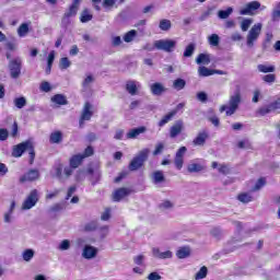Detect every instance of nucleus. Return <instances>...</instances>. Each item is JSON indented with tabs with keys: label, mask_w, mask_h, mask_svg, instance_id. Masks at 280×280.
I'll list each match as a JSON object with an SVG mask.
<instances>
[{
	"label": "nucleus",
	"mask_w": 280,
	"mask_h": 280,
	"mask_svg": "<svg viewBox=\"0 0 280 280\" xmlns=\"http://www.w3.org/2000/svg\"><path fill=\"white\" fill-rule=\"evenodd\" d=\"M150 156V149H142L133 159L130 161L128 165L129 172H137L141 170L143 165H145V161H148Z\"/></svg>",
	"instance_id": "f257e3e1"
},
{
	"label": "nucleus",
	"mask_w": 280,
	"mask_h": 280,
	"mask_svg": "<svg viewBox=\"0 0 280 280\" xmlns=\"http://www.w3.org/2000/svg\"><path fill=\"white\" fill-rule=\"evenodd\" d=\"M80 3H82V0H73L68 11L65 12L61 19V25L63 27H67V25L71 23V21L69 20L71 19V16H75L78 14V11L80 10Z\"/></svg>",
	"instance_id": "f03ea898"
},
{
	"label": "nucleus",
	"mask_w": 280,
	"mask_h": 280,
	"mask_svg": "<svg viewBox=\"0 0 280 280\" xmlns=\"http://www.w3.org/2000/svg\"><path fill=\"white\" fill-rule=\"evenodd\" d=\"M22 69H23V59H21V57H16L9 61L10 77L13 80H19V78H21Z\"/></svg>",
	"instance_id": "7ed1b4c3"
},
{
	"label": "nucleus",
	"mask_w": 280,
	"mask_h": 280,
	"mask_svg": "<svg viewBox=\"0 0 280 280\" xmlns=\"http://www.w3.org/2000/svg\"><path fill=\"white\" fill-rule=\"evenodd\" d=\"M240 104H242V94L240 91H236L234 95L230 96L229 100V108L225 110V115L231 117V115H235L237 108H240Z\"/></svg>",
	"instance_id": "20e7f679"
},
{
	"label": "nucleus",
	"mask_w": 280,
	"mask_h": 280,
	"mask_svg": "<svg viewBox=\"0 0 280 280\" xmlns=\"http://www.w3.org/2000/svg\"><path fill=\"white\" fill-rule=\"evenodd\" d=\"M155 49L159 51H165L166 54H172L176 49V40L174 39H159L154 42Z\"/></svg>",
	"instance_id": "39448f33"
},
{
	"label": "nucleus",
	"mask_w": 280,
	"mask_h": 280,
	"mask_svg": "<svg viewBox=\"0 0 280 280\" xmlns=\"http://www.w3.org/2000/svg\"><path fill=\"white\" fill-rule=\"evenodd\" d=\"M261 23H257L249 30L247 34V47H254L255 40H257L261 34Z\"/></svg>",
	"instance_id": "423d86ee"
},
{
	"label": "nucleus",
	"mask_w": 280,
	"mask_h": 280,
	"mask_svg": "<svg viewBox=\"0 0 280 280\" xmlns=\"http://www.w3.org/2000/svg\"><path fill=\"white\" fill-rule=\"evenodd\" d=\"M38 202V190L33 189L30 195L26 197L24 202L22 203V209L24 211H27L34 207H36V203Z\"/></svg>",
	"instance_id": "0eeeda50"
},
{
	"label": "nucleus",
	"mask_w": 280,
	"mask_h": 280,
	"mask_svg": "<svg viewBox=\"0 0 280 280\" xmlns=\"http://www.w3.org/2000/svg\"><path fill=\"white\" fill-rule=\"evenodd\" d=\"M93 105L91 103L86 102L84 104L80 120H79V126L80 128H84V121H91V117H93Z\"/></svg>",
	"instance_id": "6e6552de"
},
{
	"label": "nucleus",
	"mask_w": 280,
	"mask_h": 280,
	"mask_svg": "<svg viewBox=\"0 0 280 280\" xmlns=\"http://www.w3.org/2000/svg\"><path fill=\"white\" fill-rule=\"evenodd\" d=\"M259 8H261V3L259 1H252L245 4V7L240 10V14L242 16H253V12L259 10Z\"/></svg>",
	"instance_id": "1a4fd4ad"
},
{
	"label": "nucleus",
	"mask_w": 280,
	"mask_h": 280,
	"mask_svg": "<svg viewBox=\"0 0 280 280\" xmlns=\"http://www.w3.org/2000/svg\"><path fill=\"white\" fill-rule=\"evenodd\" d=\"M31 142L32 141L26 140L22 143L14 145L12 150V156H14V159H20V156H23V152L27 151V148L31 147Z\"/></svg>",
	"instance_id": "9d476101"
},
{
	"label": "nucleus",
	"mask_w": 280,
	"mask_h": 280,
	"mask_svg": "<svg viewBox=\"0 0 280 280\" xmlns=\"http://www.w3.org/2000/svg\"><path fill=\"white\" fill-rule=\"evenodd\" d=\"M185 130V122L183 120H176L175 124L170 128L171 139H176L180 132Z\"/></svg>",
	"instance_id": "9b49d317"
},
{
	"label": "nucleus",
	"mask_w": 280,
	"mask_h": 280,
	"mask_svg": "<svg viewBox=\"0 0 280 280\" xmlns=\"http://www.w3.org/2000/svg\"><path fill=\"white\" fill-rule=\"evenodd\" d=\"M126 91L129 95H139V91H141V83H139V81L129 80L126 83Z\"/></svg>",
	"instance_id": "f8f14e48"
},
{
	"label": "nucleus",
	"mask_w": 280,
	"mask_h": 280,
	"mask_svg": "<svg viewBox=\"0 0 280 280\" xmlns=\"http://www.w3.org/2000/svg\"><path fill=\"white\" fill-rule=\"evenodd\" d=\"M83 259H95L97 257V248L93 245H85L82 250Z\"/></svg>",
	"instance_id": "ddd939ff"
},
{
	"label": "nucleus",
	"mask_w": 280,
	"mask_h": 280,
	"mask_svg": "<svg viewBox=\"0 0 280 280\" xmlns=\"http://www.w3.org/2000/svg\"><path fill=\"white\" fill-rule=\"evenodd\" d=\"M131 191L132 190H130V188H119L115 190L113 194L114 202H120L121 200H124V198H126V196H130Z\"/></svg>",
	"instance_id": "4468645a"
},
{
	"label": "nucleus",
	"mask_w": 280,
	"mask_h": 280,
	"mask_svg": "<svg viewBox=\"0 0 280 280\" xmlns=\"http://www.w3.org/2000/svg\"><path fill=\"white\" fill-rule=\"evenodd\" d=\"M152 255L155 259H172V257H174L172 250L161 252L159 247L152 248Z\"/></svg>",
	"instance_id": "2eb2a0df"
},
{
	"label": "nucleus",
	"mask_w": 280,
	"mask_h": 280,
	"mask_svg": "<svg viewBox=\"0 0 280 280\" xmlns=\"http://www.w3.org/2000/svg\"><path fill=\"white\" fill-rule=\"evenodd\" d=\"M211 167L213 170H218L219 174H223L224 176L231 174V165L229 164H219L218 162H212Z\"/></svg>",
	"instance_id": "dca6fc26"
},
{
	"label": "nucleus",
	"mask_w": 280,
	"mask_h": 280,
	"mask_svg": "<svg viewBox=\"0 0 280 280\" xmlns=\"http://www.w3.org/2000/svg\"><path fill=\"white\" fill-rule=\"evenodd\" d=\"M207 139H209V133H207V131H201L192 140V143L194 145H205V143H207Z\"/></svg>",
	"instance_id": "f3484780"
},
{
	"label": "nucleus",
	"mask_w": 280,
	"mask_h": 280,
	"mask_svg": "<svg viewBox=\"0 0 280 280\" xmlns=\"http://www.w3.org/2000/svg\"><path fill=\"white\" fill-rule=\"evenodd\" d=\"M175 203L174 201L170 200V199H164L162 200L159 205H158V209H160L161 211L165 212V211H172V209H174Z\"/></svg>",
	"instance_id": "a211bd4d"
},
{
	"label": "nucleus",
	"mask_w": 280,
	"mask_h": 280,
	"mask_svg": "<svg viewBox=\"0 0 280 280\" xmlns=\"http://www.w3.org/2000/svg\"><path fill=\"white\" fill-rule=\"evenodd\" d=\"M167 89L162 83L156 82L151 84L152 95H163V93H165Z\"/></svg>",
	"instance_id": "6ab92c4d"
},
{
	"label": "nucleus",
	"mask_w": 280,
	"mask_h": 280,
	"mask_svg": "<svg viewBox=\"0 0 280 280\" xmlns=\"http://www.w3.org/2000/svg\"><path fill=\"white\" fill-rule=\"evenodd\" d=\"M187 170L190 174H196L198 172H205V170H207V166L200 163H190L188 164Z\"/></svg>",
	"instance_id": "aec40b11"
},
{
	"label": "nucleus",
	"mask_w": 280,
	"mask_h": 280,
	"mask_svg": "<svg viewBox=\"0 0 280 280\" xmlns=\"http://www.w3.org/2000/svg\"><path fill=\"white\" fill-rule=\"evenodd\" d=\"M145 130H147L145 127L133 128L128 131L127 139H137L139 137V135H143V132H145Z\"/></svg>",
	"instance_id": "412c9836"
},
{
	"label": "nucleus",
	"mask_w": 280,
	"mask_h": 280,
	"mask_svg": "<svg viewBox=\"0 0 280 280\" xmlns=\"http://www.w3.org/2000/svg\"><path fill=\"white\" fill-rule=\"evenodd\" d=\"M83 161H84V156H82V154L73 155L70 159V167H72L73 170H78V167H80V165H82Z\"/></svg>",
	"instance_id": "4be33fe9"
},
{
	"label": "nucleus",
	"mask_w": 280,
	"mask_h": 280,
	"mask_svg": "<svg viewBox=\"0 0 280 280\" xmlns=\"http://www.w3.org/2000/svg\"><path fill=\"white\" fill-rule=\"evenodd\" d=\"M196 65H211V55L199 54L196 58Z\"/></svg>",
	"instance_id": "5701e85b"
},
{
	"label": "nucleus",
	"mask_w": 280,
	"mask_h": 280,
	"mask_svg": "<svg viewBox=\"0 0 280 280\" xmlns=\"http://www.w3.org/2000/svg\"><path fill=\"white\" fill-rule=\"evenodd\" d=\"M51 102H54V104H58L59 106H67V104H69V102L67 101V96L62 94L54 95L51 97Z\"/></svg>",
	"instance_id": "b1692460"
},
{
	"label": "nucleus",
	"mask_w": 280,
	"mask_h": 280,
	"mask_svg": "<svg viewBox=\"0 0 280 280\" xmlns=\"http://www.w3.org/2000/svg\"><path fill=\"white\" fill-rule=\"evenodd\" d=\"M237 200L243 202V205H248V202H253L255 198L250 192H242L237 196Z\"/></svg>",
	"instance_id": "393cba45"
},
{
	"label": "nucleus",
	"mask_w": 280,
	"mask_h": 280,
	"mask_svg": "<svg viewBox=\"0 0 280 280\" xmlns=\"http://www.w3.org/2000/svg\"><path fill=\"white\" fill-rule=\"evenodd\" d=\"M174 117H176V112H170L168 114H166L158 124V126L160 128H163V126H165L166 124H170V121H172V119H174Z\"/></svg>",
	"instance_id": "a878e982"
},
{
	"label": "nucleus",
	"mask_w": 280,
	"mask_h": 280,
	"mask_svg": "<svg viewBox=\"0 0 280 280\" xmlns=\"http://www.w3.org/2000/svg\"><path fill=\"white\" fill-rule=\"evenodd\" d=\"M185 86H187V81H185V79L178 78L173 81V89L175 91H183Z\"/></svg>",
	"instance_id": "bb28decb"
},
{
	"label": "nucleus",
	"mask_w": 280,
	"mask_h": 280,
	"mask_svg": "<svg viewBox=\"0 0 280 280\" xmlns=\"http://www.w3.org/2000/svg\"><path fill=\"white\" fill-rule=\"evenodd\" d=\"M189 255H191V249H189V247H180L176 252V256L178 257V259H187Z\"/></svg>",
	"instance_id": "cd10ccee"
},
{
	"label": "nucleus",
	"mask_w": 280,
	"mask_h": 280,
	"mask_svg": "<svg viewBox=\"0 0 280 280\" xmlns=\"http://www.w3.org/2000/svg\"><path fill=\"white\" fill-rule=\"evenodd\" d=\"M272 105L268 104L257 109V115H260V117H266V115H270L272 113Z\"/></svg>",
	"instance_id": "c85d7f7f"
},
{
	"label": "nucleus",
	"mask_w": 280,
	"mask_h": 280,
	"mask_svg": "<svg viewBox=\"0 0 280 280\" xmlns=\"http://www.w3.org/2000/svg\"><path fill=\"white\" fill-rule=\"evenodd\" d=\"M28 33H30V24L22 23L18 28V35L20 36V38L27 36Z\"/></svg>",
	"instance_id": "c756f323"
},
{
	"label": "nucleus",
	"mask_w": 280,
	"mask_h": 280,
	"mask_svg": "<svg viewBox=\"0 0 280 280\" xmlns=\"http://www.w3.org/2000/svg\"><path fill=\"white\" fill-rule=\"evenodd\" d=\"M195 51H196V44L195 43L188 44L184 50V58H191Z\"/></svg>",
	"instance_id": "7c9ffc66"
},
{
	"label": "nucleus",
	"mask_w": 280,
	"mask_h": 280,
	"mask_svg": "<svg viewBox=\"0 0 280 280\" xmlns=\"http://www.w3.org/2000/svg\"><path fill=\"white\" fill-rule=\"evenodd\" d=\"M198 75L200 78H209V75H213V70L201 66L198 68Z\"/></svg>",
	"instance_id": "2f4dec72"
},
{
	"label": "nucleus",
	"mask_w": 280,
	"mask_h": 280,
	"mask_svg": "<svg viewBox=\"0 0 280 280\" xmlns=\"http://www.w3.org/2000/svg\"><path fill=\"white\" fill-rule=\"evenodd\" d=\"M80 21L81 23H89V21H93V14H91V11H89V9H84L81 12Z\"/></svg>",
	"instance_id": "473e14b6"
},
{
	"label": "nucleus",
	"mask_w": 280,
	"mask_h": 280,
	"mask_svg": "<svg viewBox=\"0 0 280 280\" xmlns=\"http://www.w3.org/2000/svg\"><path fill=\"white\" fill-rule=\"evenodd\" d=\"M159 27L162 32H170L172 30V21L163 19L160 21Z\"/></svg>",
	"instance_id": "72a5a7b5"
},
{
	"label": "nucleus",
	"mask_w": 280,
	"mask_h": 280,
	"mask_svg": "<svg viewBox=\"0 0 280 280\" xmlns=\"http://www.w3.org/2000/svg\"><path fill=\"white\" fill-rule=\"evenodd\" d=\"M49 141H50V143H61L62 142V132L55 131V132L50 133Z\"/></svg>",
	"instance_id": "f704fd0d"
},
{
	"label": "nucleus",
	"mask_w": 280,
	"mask_h": 280,
	"mask_svg": "<svg viewBox=\"0 0 280 280\" xmlns=\"http://www.w3.org/2000/svg\"><path fill=\"white\" fill-rule=\"evenodd\" d=\"M237 148L240 150H253V143H250V140L244 139L238 141Z\"/></svg>",
	"instance_id": "c9c22d12"
},
{
	"label": "nucleus",
	"mask_w": 280,
	"mask_h": 280,
	"mask_svg": "<svg viewBox=\"0 0 280 280\" xmlns=\"http://www.w3.org/2000/svg\"><path fill=\"white\" fill-rule=\"evenodd\" d=\"M257 69L260 73H275V66L258 65Z\"/></svg>",
	"instance_id": "e433bc0d"
},
{
	"label": "nucleus",
	"mask_w": 280,
	"mask_h": 280,
	"mask_svg": "<svg viewBox=\"0 0 280 280\" xmlns=\"http://www.w3.org/2000/svg\"><path fill=\"white\" fill-rule=\"evenodd\" d=\"M209 272V269L203 266L199 269V271L195 275V279L196 280H200V279H207V275Z\"/></svg>",
	"instance_id": "4c0bfd02"
},
{
	"label": "nucleus",
	"mask_w": 280,
	"mask_h": 280,
	"mask_svg": "<svg viewBox=\"0 0 280 280\" xmlns=\"http://www.w3.org/2000/svg\"><path fill=\"white\" fill-rule=\"evenodd\" d=\"M122 38H124L125 43H132V40H135V38H137V31L131 30V31L127 32Z\"/></svg>",
	"instance_id": "58836bf2"
},
{
	"label": "nucleus",
	"mask_w": 280,
	"mask_h": 280,
	"mask_svg": "<svg viewBox=\"0 0 280 280\" xmlns=\"http://www.w3.org/2000/svg\"><path fill=\"white\" fill-rule=\"evenodd\" d=\"M152 183L156 185V187H163L167 183V179H165V176H153Z\"/></svg>",
	"instance_id": "ea45409f"
},
{
	"label": "nucleus",
	"mask_w": 280,
	"mask_h": 280,
	"mask_svg": "<svg viewBox=\"0 0 280 280\" xmlns=\"http://www.w3.org/2000/svg\"><path fill=\"white\" fill-rule=\"evenodd\" d=\"M208 43L211 47H218L220 45V36L218 34H212L208 37Z\"/></svg>",
	"instance_id": "a19ab883"
},
{
	"label": "nucleus",
	"mask_w": 280,
	"mask_h": 280,
	"mask_svg": "<svg viewBox=\"0 0 280 280\" xmlns=\"http://www.w3.org/2000/svg\"><path fill=\"white\" fill-rule=\"evenodd\" d=\"M88 174L91 176H100V166L97 164H90L88 167Z\"/></svg>",
	"instance_id": "79ce46f5"
},
{
	"label": "nucleus",
	"mask_w": 280,
	"mask_h": 280,
	"mask_svg": "<svg viewBox=\"0 0 280 280\" xmlns=\"http://www.w3.org/2000/svg\"><path fill=\"white\" fill-rule=\"evenodd\" d=\"M34 249H25L23 253H22V257L24 259V261H32V259H34Z\"/></svg>",
	"instance_id": "37998d69"
},
{
	"label": "nucleus",
	"mask_w": 280,
	"mask_h": 280,
	"mask_svg": "<svg viewBox=\"0 0 280 280\" xmlns=\"http://www.w3.org/2000/svg\"><path fill=\"white\" fill-rule=\"evenodd\" d=\"M69 67H71V61L69 60V58L62 57L59 61V69H61V71H65V69H69Z\"/></svg>",
	"instance_id": "c03bdc74"
},
{
	"label": "nucleus",
	"mask_w": 280,
	"mask_h": 280,
	"mask_svg": "<svg viewBox=\"0 0 280 280\" xmlns=\"http://www.w3.org/2000/svg\"><path fill=\"white\" fill-rule=\"evenodd\" d=\"M230 14H233V8L229 7L226 10H220L218 12L219 19H229Z\"/></svg>",
	"instance_id": "a18cd8bd"
},
{
	"label": "nucleus",
	"mask_w": 280,
	"mask_h": 280,
	"mask_svg": "<svg viewBox=\"0 0 280 280\" xmlns=\"http://www.w3.org/2000/svg\"><path fill=\"white\" fill-rule=\"evenodd\" d=\"M93 82H95V77L88 74L82 82L83 89H89V85L93 84Z\"/></svg>",
	"instance_id": "49530a36"
},
{
	"label": "nucleus",
	"mask_w": 280,
	"mask_h": 280,
	"mask_svg": "<svg viewBox=\"0 0 280 280\" xmlns=\"http://www.w3.org/2000/svg\"><path fill=\"white\" fill-rule=\"evenodd\" d=\"M265 186H266V177H260L255 184V186L252 188V191H259V189H261V187H265Z\"/></svg>",
	"instance_id": "de8ad7c7"
},
{
	"label": "nucleus",
	"mask_w": 280,
	"mask_h": 280,
	"mask_svg": "<svg viewBox=\"0 0 280 280\" xmlns=\"http://www.w3.org/2000/svg\"><path fill=\"white\" fill-rule=\"evenodd\" d=\"M14 105L16 108H24V106H27V100L25 97H18L14 100Z\"/></svg>",
	"instance_id": "09e8293b"
},
{
	"label": "nucleus",
	"mask_w": 280,
	"mask_h": 280,
	"mask_svg": "<svg viewBox=\"0 0 280 280\" xmlns=\"http://www.w3.org/2000/svg\"><path fill=\"white\" fill-rule=\"evenodd\" d=\"M69 248H71V241L69 240L61 241L58 246L59 250H69Z\"/></svg>",
	"instance_id": "8fccbe9b"
},
{
	"label": "nucleus",
	"mask_w": 280,
	"mask_h": 280,
	"mask_svg": "<svg viewBox=\"0 0 280 280\" xmlns=\"http://www.w3.org/2000/svg\"><path fill=\"white\" fill-rule=\"evenodd\" d=\"M165 150V144L163 142H160L155 145V150L153 151V156H159V154H163V151Z\"/></svg>",
	"instance_id": "3c124183"
},
{
	"label": "nucleus",
	"mask_w": 280,
	"mask_h": 280,
	"mask_svg": "<svg viewBox=\"0 0 280 280\" xmlns=\"http://www.w3.org/2000/svg\"><path fill=\"white\" fill-rule=\"evenodd\" d=\"M28 151L30 163L31 165L34 163V159H36V152L34 151V144L31 142V147L26 149Z\"/></svg>",
	"instance_id": "603ef678"
},
{
	"label": "nucleus",
	"mask_w": 280,
	"mask_h": 280,
	"mask_svg": "<svg viewBox=\"0 0 280 280\" xmlns=\"http://www.w3.org/2000/svg\"><path fill=\"white\" fill-rule=\"evenodd\" d=\"M264 82H267L268 84H273V82L277 81V75L270 73L262 77Z\"/></svg>",
	"instance_id": "864d4df0"
},
{
	"label": "nucleus",
	"mask_w": 280,
	"mask_h": 280,
	"mask_svg": "<svg viewBox=\"0 0 280 280\" xmlns=\"http://www.w3.org/2000/svg\"><path fill=\"white\" fill-rule=\"evenodd\" d=\"M272 21H280V2L276 5L272 11Z\"/></svg>",
	"instance_id": "5fc2aeb1"
},
{
	"label": "nucleus",
	"mask_w": 280,
	"mask_h": 280,
	"mask_svg": "<svg viewBox=\"0 0 280 280\" xmlns=\"http://www.w3.org/2000/svg\"><path fill=\"white\" fill-rule=\"evenodd\" d=\"M210 235H212V237H215L217 240H220V237H222V229L220 228H213L210 231Z\"/></svg>",
	"instance_id": "6e6d98bb"
},
{
	"label": "nucleus",
	"mask_w": 280,
	"mask_h": 280,
	"mask_svg": "<svg viewBox=\"0 0 280 280\" xmlns=\"http://www.w3.org/2000/svg\"><path fill=\"white\" fill-rule=\"evenodd\" d=\"M253 21L252 20H243L242 23H241V30L242 32H248V27H250Z\"/></svg>",
	"instance_id": "4d7b16f0"
},
{
	"label": "nucleus",
	"mask_w": 280,
	"mask_h": 280,
	"mask_svg": "<svg viewBox=\"0 0 280 280\" xmlns=\"http://www.w3.org/2000/svg\"><path fill=\"white\" fill-rule=\"evenodd\" d=\"M65 209L63 203H55L52 207H50L49 211L51 213H58V211H62Z\"/></svg>",
	"instance_id": "13d9d810"
},
{
	"label": "nucleus",
	"mask_w": 280,
	"mask_h": 280,
	"mask_svg": "<svg viewBox=\"0 0 280 280\" xmlns=\"http://www.w3.org/2000/svg\"><path fill=\"white\" fill-rule=\"evenodd\" d=\"M96 229H97L96 221H91L90 223H86L84 226V231H88V232L95 231Z\"/></svg>",
	"instance_id": "bf43d9fd"
},
{
	"label": "nucleus",
	"mask_w": 280,
	"mask_h": 280,
	"mask_svg": "<svg viewBox=\"0 0 280 280\" xmlns=\"http://www.w3.org/2000/svg\"><path fill=\"white\" fill-rule=\"evenodd\" d=\"M8 137H10L8 129L0 128V141H8Z\"/></svg>",
	"instance_id": "052dcab7"
},
{
	"label": "nucleus",
	"mask_w": 280,
	"mask_h": 280,
	"mask_svg": "<svg viewBox=\"0 0 280 280\" xmlns=\"http://www.w3.org/2000/svg\"><path fill=\"white\" fill-rule=\"evenodd\" d=\"M34 180H38V177L34 176H23L20 178V183L24 185V183H34Z\"/></svg>",
	"instance_id": "680f3d73"
},
{
	"label": "nucleus",
	"mask_w": 280,
	"mask_h": 280,
	"mask_svg": "<svg viewBox=\"0 0 280 280\" xmlns=\"http://www.w3.org/2000/svg\"><path fill=\"white\" fill-rule=\"evenodd\" d=\"M40 91H43L44 93H49V91H51V84H49V82L47 81L42 82Z\"/></svg>",
	"instance_id": "e2e57ef3"
},
{
	"label": "nucleus",
	"mask_w": 280,
	"mask_h": 280,
	"mask_svg": "<svg viewBox=\"0 0 280 280\" xmlns=\"http://www.w3.org/2000/svg\"><path fill=\"white\" fill-rule=\"evenodd\" d=\"M197 100L205 104L209 100V96L205 92H198L197 93Z\"/></svg>",
	"instance_id": "0e129e2a"
},
{
	"label": "nucleus",
	"mask_w": 280,
	"mask_h": 280,
	"mask_svg": "<svg viewBox=\"0 0 280 280\" xmlns=\"http://www.w3.org/2000/svg\"><path fill=\"white\" fill-rule=\"evenodd\" d=\"M208 121H210V124L214 125L215 128H218V126H220V118L215 115L208 117Z\"/></svg>",
	"instance_id": "69168bd1"
},
{
	"label": "nucleus",
	"mask_w": 280,
	"mask_h": 280,
	"mask_svg": "<svg viewBox=\"0 0 280 280\" xmlns=\"http://www.w3.org/2000/svg\"><path fill=\"white\" fill-rule=\"evenodd\" d=\"M174 163L175 167H177L178 170H183V163H185V161L183 158L175 156Z\"/></svg>",
	"instance_id": "338daca9"
},
{
	"label": "nucleus",
	"mask_w": 280,
	"mask_h": 280,
	"mask_svg": "<svg viewBox=\"0 0 280 280\" xmlns=\"http://www.w3.org/2000/svg\"><path fill=\"white\" fill-rule=\"evenodd\" d=\"M148 280H161L162 277L161 275H159V272L156 271H153L151 272L148 277H147Z\"/></svg>",
	"instance_id": "774afa93"
}]
</instances>
